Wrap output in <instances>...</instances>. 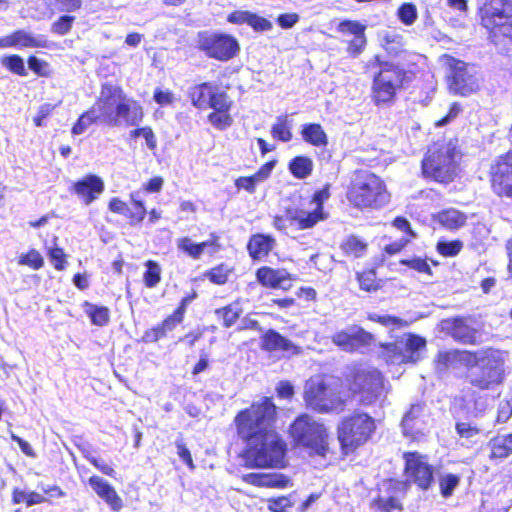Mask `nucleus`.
Segmentation results:
<instances>
[{"label": "nucleus", "instance_id": "1", "mask_svg": "<svg viewBox=\"0 0 512 512\" xmlns=\"http://www.w3.org/2000/svg\"><path fill=\"white\" fill-rule=\"evenodd\" d=\"M277 414L273 397L264 396L234 416L236 436L245 444L242 458L246 467L265 469L284 466L287 445L275 429Z\"/></svg>", "mask_w": 512, "mask_h": 512}, {"label": "nucleus", "instance_id": "2", "mask_svg": "<svg viewBox=\"0 0 512 512\" xmlns=\"http://www.w3.org/2000/svg\"><path fill=\"white\" fill-rule=\"evenodd\" d=\"M144 109L141 104L129 98L122 87L111 83L101 85L100 96L95 103L84 111L71 128L72 135L83 134L86 129L97 123L107 127L137 126L143 121Z\"/></svg>", "mask_w": 512, "mask_h": 512}, {"label": "nucleus", "instance_id": "3", "mask_svg": "<svg viewBox=\"0 0 512 512\" xmlns=\"http://www.w3.org/2000/svg\"><path fill=\"white\" fill-rule=\"evenodd\" d=\"M453 363H458L467 370L479 368L478 373L469 378V384L479 391L493 389L504 382L505 361L502 352L497 348L444 350L435 356V364L441 370L448 369Z\"/></svg>", "mask_w": 512, "mask_h": 512}, {"label": "nucleus", "instance_id": "4", "mask_svg": "<svg viewBox=\"0 0 512 512\" xmlns=\"http://www.w3.org/2000/svg\"><path fill=\"white\" fill-rule=\"evenodd\" d=\"M365 71H372L370 98L376 107H388L396 102L398 95L415 79V72L409 67L385 60L375 54L365 64Z\"/></svg>", "mask_w": 512, "mask_h": 512}, {"label": "nucleus", "instance_id": "5", "mask_svg": "<svg viewBox=\"0 0 512 512\" xmlns=\"http://www.w3.org/2000/svg\"><path fill=\"white\" fill-rule=\"evenodd\" d=\"M344 198L353 210L376 211L390 203L391 193L379 175L366 169H355L344 186Z\"/></svg>", "mask_w": 512, "mask_h": 512}, {"label": "nucleus", "instance_id": "6", "mask_svg": "<svg viewBox=\"0 0 512 512\" xmlns=\"http://www.w3.org/2000/svg\"><path fill=\"white\" fill-rule=\"evenodd\" d=\"M187 97L199 111L210 109L208 122L217 130L224 131L233 124L231 109L233 101L225 90L211 81L196 83L189 87Z\"/></svg>", "mask_w": 512, "mask_h": 512}, {"label": "nucleus", "instance_id": "7", "mask_svg": "<svg viewBox=\"0 0 512 512\" xmlns=\"http://www.w3.org/2000/svg\"><path fill=\"white\" fill-rule=\"evenodd\" d=\"M385 377L375 368L362 363H354L346 368L342 377V386L349 400H355L360 406L375 404L383 394Z\"/></svg>", "mask_w": 512, "mask_h": 512}, {"label": "nucleus", "instance_id": "8", "mask_svg": "<svg viewBox=\"0 0 512 512\" xmlns=\"http://www.w3.org/2000/svg\"><path fill=\"white\" fill-rule=\"evenodd\" d=\"M458 150L451 143L434 142L421 160V174L427 181L450 184L457 176Z\"/></svg>", "mask_w": 512, "mask_h": 512}, {"label": "nucleus", "instance_id": "9", "mask_svg": "<svg viewBox=\"0 0 512 512\" xmlns=\"http://www.w3.org/2000/svg\"><path fill=\"white\" fill-rule=\"evenodd\" d=\"M376 429L375 418L367 412L355 410L342 417L336 428L342 455L353 454L367 444L373 438Z\"/></svg>", "mask_w": 512, "mask_h": 512}, {"label": "nucleus", "instance_id": "10", "mask_svg": "<svg viewBox=\"0 0 512 512\" xmlns=\"http://www.w3.org/2000/svg\"><path fill=\"white\" fill-rule=\"evenodd\" d=\"M481 25L488 30L489 39L497 53L512 54V3L504 1L501 8L484 4L480 9Z\"/></svg>", "mask_w": 512, "mask_h": 512}, {"label": "nucleus", "instance_id": "11", "mask_svg": "<svg viewBox=\"0 0 512 512\" xmlns=\"http://www.w3.org/2000/svg\"><path fill=\"white\" fill-rule=\"evenodd\" d=\"M332 184L325 183L322 187L300 203L296 208H286V219L297 230H309L327 221L330 217L325 203L331 198Z\"/></svg>", "mask_w": 512, "mask_h": 512}, {"label": "nucleus", "instance_id": "12", "mask_svg": "<svg viewBox=\"0 0 512 512\" xmlns=\"http://www.w3.org/2000/svg\"><path fill=\"white\" fill-rule=\"evenodd\" d=\"M402 459L404 461L403 475L405 479L403 481L387 479L389 491L402 490L405 493L411 485L422 491L429 490L435 482V467L430 463L428 455L419 451H406L403 452Z\"/></svg>", "mask_w": 512, "mask_h": 512}, {"label": "nucleus", "instance_id": "13", "mask_svg": "<svg viewBox=\"0 0 512 512\" xmlns=\"http://www.w3.org/2000/svg\"><path fill=\"white\" fill-rule=\"evenodd\" d=\"M293 445L308 450L310 455L325 457L329 450L328 432L324 424L302 413L289 426Z\"/></svg>", "mask_w": 512, "mask_h": 512}, {"label": "nucleus", "instance_id": "14", "mask_svg": "<svg viewBox=\"0 0 512 512\" xmlns=\"http://www.w3.org/2000/svg\"><path fill=\"white\" fill-rule=\"evenodd\" d=\"M303 400L307 408L321 414L330 413L338 407L343 409L345 402L332 398V388L326 374H315L309 377L304 385Z\"/></svg>", "mask_w": 512, "mask_h": 512}, {"label": "nucleus", "instance_id": "15", "mask_svg": "<svg viewBox=\"0 0 512 512\" xmlns=\"http://www.w3.org/2000/svg\"><path fill=\"white\" fill-rule=\"evenodd\" d=\"M197 48L208 58L219 62H228L240 53L241 47L238 39L224 32L198 33Z\"/></svg>", "mask_w": 512, "mask_h": 512}, {"label": "nucleus", "instance_id": "16", "mask_svg": "<svg viewBox=\"0 0 512 512\" xmlns=\"http://www.w3.org/2000/svg\"><path fill=\"white\" fill-rule=\"evenodd\" d=\"M443 330L456 343L477 346L482 343L483 323L472 316H454L442 321Z\"/></svg>", "mask_w": 512, "mask_h": 512}, {"label": "nucleus", "instance_id": "17", "mask_svg": "<svg viewBox=\"0 0 512 512\" xmlns=\"http://www.w3.org/2000/svg\"><path fill=\"white\" fill-rule=\"evenodd\" d=\"M198 297L195 289L185 294L173 312L167 315L160 323L144 331L141 340L144 343H155L165 338L167 334L180 325L187 312L188 306Z\"/></svg>", "mask_w": 512, "mask_h": 512}, {"label": "nucleus", "instance_id": "18", "mask_svg": "<svg viewBox=\"0 0 512 512\" xmlns=\"http://www.w3.org/2000/svg\"><path fill=\"white\" fill-rule=\"evenodd\" d=\"M488 177L495 195L512 199V149L494 159L489 167Z\"/></svg>", "mask_w": 512, "mask_h": 512}, {"label": "nucleus", "instance_id": "19", "mask_svg": "<svg viewBox=\"0 0 512 512\" xmlns=\"http://www.w3.org/2000/svg\"><path fill=\"white\" fill-rule=\"evenodd\" d=\"M366 25L351 19L340 21L335 30L341 44L345 46L347 55L351 58L359 57L367 47Z\"/></svg>", "mask_w": 512, "mask_h": 512}, {"label": "nucleus", "instance_id": "20", "mask_svg": "<svg viewBox=\"0 0 512 512\" xmlns=\"http://www.w3.org/2000/svg\"><path fill=\"white\" fill-rule=\"evenodd\" d=\"M450 73L447 76V86L454 95L467 97L479 89L478 79L468 70V64L462 60L449 57Z\"/></svg>", "mask_w": 512, "mask_h": 512}, {"label": "nucleus", "instance_id": "21", "mask_svg": "<svg viewBox=\"0 0 512 512\" xmlns=\"http://www.w3.org/2000/svg\"><path fill=\"white\" fill-rule=\"evenodd\" d=\"M331 342L344 352L355 353L371 346L374 336L363 327L354 324L336 331L331 336Z\"/></svg>", "mask_w": 512, "mask_h": 512}, {"label": "nucleus", "instance_id": "22", "mask_svg": "<svg viewBox=\"0 0 512 512\" xmlns=\"http://www.w3.org/2000/svg\"><path fill=\"white\" fill-rule=\"evenodd\" d=\"M177 249L192 260H199L205 251L210 256L222 250L221 237L218 233L212 232L207 240L193 242L190 237H180L176 241Z\"/></svg>", "mask_w": 512, "mask_h": 512}, {"label": "nucleus", "instance_id": "23", "mask_svg": "<svg viewBox=\"0 0 512 512\" xmlns=\"http://www.w3.org/2000/svg\"><path fill=\"white\" fill-rule=\"evenodd\" d=\"M177 249L192 260H199L205 251L210 256L222 250L221 237L218 233L212 232L207 240L193 242L190 237H180L176 241Z\"/></svg>", "mask_w": 512, "mask_h": 512}, {"label": "nucleus", "instance_id": "24", "mask_svg": "<svg viewBox=\"0 0 512 512\" xmlns=\"http://www.w3.org/2000/svg\"><path fill=\"white\" fill-rule=\"evenodd\" d=\"M134 196V193L130 194L129 203L118 197H113L108 202L109 210L123 216L127 223L133 227L140 225L147 215L144 202L136 199Z\"/></svg>", "mask_w": 512, "mask_h": 512}, {"label": "nucleus", "instance_id": "25", "mask_svg": "<svg viewBox=\"0 0 512 512\" xmlns=\"http://www.w3.org/2000/svg\"><path fill=\"white\" fill-rule=\"evenodd\" d=\"M256 282L265 289L289 290L291 282L295 280V276L288 272L285 268H273L268 265H262L255 270Z\"/></svg>", "mask_w": 512, "mask_h": 512}, {"label": "nucleus", "instance_id": "26", "mask_svg": "<svg viewBox=\"0 0 512 512\" xmlns=\"http://www.w3.org/2000/svg\"><path fill=\"white\" fill-rule=\"evenodd\" d=\"M424 406V403H414L410 405L401 420L402 434L404 437L408 438L410 442H419L425 436V433L421 429V424H424Z\"/></svg>", "mask_w": 512, "mask_h": 512}, {"label": "nucleus", "instance_id": "27", "mask_svg": "<svg viewBox=\"0 0 512 512\" xmlns=\"http://www.w3.org/2000/svg\"><path fill=\"white\" fill-rule=\"evenodd\" d=\"M105 184L101 177L87 174L75 181L71 191L85 204L90 205L104 192Z\"/></svg>", "mask_w": 512, "mask_h": 512}, {"label": "nucleus", "instance_id": "28", "mask_svg": "<svg viewBox=\"0 0 512 512\" xmlns=\"http://www.w3.org/2000/svg\"><path fill=\"white\" fill-rule=\"evenodd\" d=\"M276 238L271 234L255 233L247 241L246 250L253 262L263 261L276 247Z\"/></svg>", "mask_w": 512, "mask_h": 512}, {"label": "nucleus", "instance_id": "29", "mask_svg": "<svg viewBox=\"0 0 512 512\" xmlns=\"http://www.w3.org/2000/svg\"><path fill=\"white\" fill-rule=\"evenodd\" d=\"M391 225L398 231L403 232L404 235L399 240L384 246V253L390 256L400 253L418 236L417 232L412 228L411 223L404 216H396L392 220Z\"/></svg>", "mask_w": 512, "mask_h": 512}, {"label": "nucleus", "instance_id": "30", "mask_svg": "<svg viewBox=\"0 0 512 512\" xmlns=\"http://www.w3.org/2000/svg\"><path fill=\"white\" fill-rule=\"evenodd\" d=\"M260 347L269 353L281 351L297 355L301 352L299 346L274 329H268L262 334Z\"/></svg>", "mask_w": 512, "mask_h": 512}, {"label": "nucleus", "instance_id": "31", "mask_svg": "<svg viewBox=\"0 0 512 512\" xmlns=\"http://www.w3.org/2000/svg\"><path fill=\"white\" fill-rule=\"evenodd\" d=\"M242 481L259 488L284 489L291 485L290 479L282 473L252 472L242 475Z\"/></svg>", "mask_w": 512, "mask_h": 512}, {"label": "nucleus", "instance_id": "32", "mask_svg": "<svg viewBox=\"0 0 512 512\" xmlns=\"http://www.w3.org/2000/svg\"><path fill=\"white\" fill-rule=\"evenodd\" d=\"M88 483L96 495L101 498L113 511H120L123 508V500L115 488L100 476L93 475Z\"/></svg>", "mask_w": 512, "mask_h": 512}, {"label": "nucleus", "instance_id": "33", "mask_svg": "<svg viewBox=\"0 0 512 512\" xmlns=\"http://www.w3.org/2000/svg\"><path fill=\"white\" fill-rule=\"evenodd\" d=\"M488 458L492 462H501L512 455V433L497 434L487 443Z\"/></svg>", "mask_w": 512, "mask_h": 512}, {"label": "nucleus", "instance_id": "34", "mask_svg": "<svg viewBox=\"0 0 512 512\" xmlns=\"http://www.w3.org/2000/svg\"><path fill=\"white\" fill-rule=\"evenodd\" d=\"M368 242L355 234L345 237L339 245L342 254L349 258H362L368 252Z\"/></svg>", "mask_w": 512, "mask_h": 512}, {"label": "nucleus", "instance_id": "35", "mask_svg": "<svg viewBox=\"0 0 512 512\" xmlns=\"http://www.w3.org/2000/svg\"><path fill=\"white\" fill-rule=\"evenodd\" d=\"M468 220L467 215L456 209L447 208L438 212L436 221L447 230H458L463 227Z\"/></svg>", "mask_w": 512, "mask_h": 512}, {"label": "nucleus", "instance_id": "36", "mask_svg": "<svg viewBox=\"0 0 512 512\" xmlns=\"http://www.w3.org/2000/svg\"><path fill=\"white\" fill-rule=\"evenodd\" d=\"M302 139L315 147H325L328 144V137L319 123H306L301 127Z\"/></svg>", "mask_w": 512, "mask_h": 512}, {"label": "nucleus", "instance_id": "37", "mask_svg": "<svg viewBox=\"0 0 512 512\" xmlns=\"http://www.w3.org/2000/svg\"><path fill=\"white\" fill-rule=\"evenodd\" d=\"M243 309L240 307V300L226 304L215 310L216 317L221 321L223 328H231L240 319Z\"/></svg>", "mask_w": 512, "mask_h": 512}, {"label": "nucleus", "instance_id": "38", "mask_svg": "<svg viewBox=\"0 0 512 512\" xmlns=\"http://www.w3.org/2000/svg\"><path fill=\"white\" fill-rule=\"evenodd\" d=\"M356 280L360 290L367 293L377 292L383 286V281L377 277V273L374 268H368L357 272Z\"/></svg>", "mask_w": 512, "mask_h": 512}, {"label": "nucleus", "instance_id": "39", "mask_svg": "<svg viewBox=\"0 0 512 512\" xmlns=\"http://www.w3.org/2000/svg\"><path fill=\"white\" fill-rule=\"evenodd\" d=\"M426 346V340L416 334L408 333L406 335L405 342V353L406 358L402 359V362H409V364H415L420 360L419 351L424 349Z\"/></svg>", "mask_w": 512, "mask_h": 512}, {"label": "nucleus", "instance_id": "40", "mask_svg": "<svg viewBox=\"0 0 512 512\" xmlns=\"http://www.w3.org/2000/svg\"><path fill=\"white\" fill-rule=\"evenodd\" d=\"M82 306L93 325L104 327L110 322V310L108 307L95 305L88 301H85Z\"/></svg>", "mask_w": 512, "mask_h": 512}, {"label": "nucleus", "instance_id": "41", "mask_svg": "<svg viewBox=\"0 0 512 512\" xmlns=\"http://www.w3.org/2000/svg\"><path fill=\"white\" fill-rule=\"evenodd\" d=\"M234 268L224 262H221L204 272V277L212 284L223 286L228 283Z\"/></svg>", "mask_w": 512, "mask_h": 512}, {"label": "nucleus", "instance_id": "42", "mask_svg": "<svg viewBox=\"0 0 512 512\" xmlns=\"http://www.w3.org/2000/svg\"><path fill=\"white\" fill-rule=\"evenodd\" d=\"M145 270L142 275L143 284L148 289L157 287L162 280V269L160 264L152 259L144 262Z\"/></svg>", "mask_w": 512, "mask_h": 512}, {"label": "nucleus", "instance_id": "43", "mask_svg": "<svg viewBox=\"0 0 512 512\" xmlns=\"http://www.w3.org/2000/svg\"><path fill=\"white\" fill-rule=\"evenodd\" d=\"M271 135L273 139L281 142H289L293 138L291 131V120L288 115H279L275 123L271 126Z\"/></svg>", "mask_w": 512, "mask_h": 512}, {"label": "nucleus", "instance_id": "44", "mask_svg": "<svg viewBox=\"0 0 512 512\" xmlns=\"http://www.w3.org/2000/svg\"><path fill=\"white\" fill-rule=\"evenodd\" d=\"M290 173L297 179H305L313 171V162L307 156H296L288 164Z\"/></svg>", "mask_w": 512, "mask_h": 512}, {"label": "nucleus", "instance_id": "45", "mask_svg": "<svg viewBox=\"0 0 512 512\" xmlns=\"http://www.w3.org/2000/svg\"><path fill=\"white\" fill-rule=\"evenodd\" d=\"M37 489L38 491H34V504L51 502L53 499L65 496V492L57 485H44L40 483Z\"/></svg>", "mask_w": 512, "mask_h": 512}, {"label": "nucleus", "instance_id": "46", "mask_svg": "<svg viewBox=\"0 0 512 512\" xmlns=\"http://www.w3.org/2000/svg\"><path fill=\"white\" fill-rule=\"evenodd\" d=\"M461 477L454 473H445L439 476V491L443 498H450L454 490L459 486Z\"/></svg>", "mask_w": 512, "mask_h": 512}, {"label": "nucleus", "instance_id": "47", "mask_svg": "<svg viewBox=\"0 0 512 512\" xmlns=\"http://www.w3.org/2000/svg\"><path fill=\"white\" fill-rule=\"evenodd\" d=\"M381 347L387 363L398 365L409 364V362H402V359L406 358V353L397 342L384 343Z\"/></svg>", "mask_w": 512, "mask_h": 512}, {"label": "nucleus", "instance_id": "48", "mask_svg": "<svg viewBox=\"0 0 512 512\" xmlns=\"http://www.w3.org/2000/svg\"><path fill=\"white\" fill-rule=\"evenodd\" d=\"M367 319L384 327H394L396 329H401L408 326V322L406 320L393 315H378L376 313H368Z\"/></svg>", "mask_w": 512, "mask_h": 512}, {"label": "nucleus", "instance_id": "49", "mask_svg": "<svg viewBox=\"0 0 512 512\" xmlns=\"http://www.w3.org/2000/svg\"><path fill=\"white\" fill-rule=\"evenodd\" d=\"M31 45L32 37L24 31H17L12 35L0 38V47H29Z\"/></svg>", "mask_w": 512, "mask_h": 512}, {"label": "nucleus", "instance_id": "50", "mask_svg": "<svg viewBox=\"0 0 512 512\" xmlns=\"http://www.w3.org/2000/svg\"><path fill=\"white\" fill-rule=\"evenodd\" d=\"M463 248V242L459 239L451 241H439L436 245L437 252L443 257H455Z\"/></svg>", "mask_w": 512, "mask_h": 512}, {"label": "nucleus", "instance_id": "51", "mask_svg": "<svg viewBox=\"0 0 512 512\" xmlns=\"http://www.w3.org/2000/svg\"><path fill=\"white\" fill-rule=\"evenodd\" d=\"M140 136L145 139L146 145L150 150H155L157 148V139L150 126L137 127L129 132L130 139L134 140Z\"/></svg>", "mask_w": 512, "mask_h": 512}, {"label": "nucleus", "instance_id": "52", "mask_svg": "<svg viewBox=\"0 0 512 512\" xmlns=\"http://www.w3.org/2000/svg\"><path fill=\"white\" fill-rule=\"evenodd\" d=\"M373 505L376 509L381 512H392L394 510L402 511L403 504L393 496L388 498H384L382 496H378L373 499Z\"/></svg>", "mask_w": 512, "mask_h": 512}, {"label": "nucleus", "instance_id": "53", "mask_svg": "<svg viewBox=\"0 0 512 512\" xmlns=\"http://www.w3.org/2000/svg\"><path fill=\"white\" fill-rule=\"evenodd\" d=\"M397 16L404 25H412L418 17L417 8L413 3H403L398 8Z\"/></svg>", "mask_w": 512, "mask_h": 512}, {"label": "nucleus", "instance_id": "54", "mask_svg": "<svg viewBox=\"0 0 512 512\" xmlns=\"http://www.w3.org/2000/svg\"><path fill=\"white\" fill-rule=\"evenodd\" d=\"M400 263L418 273L426 274L428 276H432L433 274L426 258L413 257L411 259H403Z\"/></svg>", "mask_w": 512, "mask_h": 512}, {"label": "nucleus", "instance_id": "55", "mask_svg": "<svg viewBox=\"0 0 512 512\" xmlns=\"http://www.w3.org/2000/svg\"><path fill=\"white\" fill-rule=\"evenodd\" d=\"M294 505L289 496L271 497L267 500V508L271 512H287Z\"/></svg>", "mask_w": 512, "mask_h": 512}, {"label": "nucleus", "instance_id": "56", "mask_svg": "<svg viewBox=\"0 0 512 512\" xmlns=\"http://www.w3.org/2000/svg\"><path fill=\"white\" fill-rule=\"evenodd\" d=\"M74 21V16L62 15L52 23L51 31L60 36L66 35L71 31Z\"/></svg>", "mask_w": 512, "mask_h": 512}, {"label": "nucleus", "instance_id": "57", "mask_svg": "<svg viewBox=\"0 0 512 512\" xmlns=\"http://www.w3.org/2000/svg\"><path fill=\"white\" fill-rule=\"evenodd\" d=\"M1 64L15 74L27 75L23 59L17 55H10L1 58Z\"/></svg>", "mask_w": 512, "mask_h": 512}, {"label": "nucleus", "instance_id": "58", "mask_svg": "<svg viewBox=\"0 0 512 512\" xmlns=\"http://www.w3.org/2000/svg\"><path fill=\"white\" fill-rule=\"evenodd\" d=\"M455 431L460 438L470 439L479 435L481 429L470 422L458 421L455 424Z\"/></svg>", "mask_w": 512, "mask_h": 512}, {"label": "nucleus", "instance_id": "59", "mask_svg": "<svg viewBox=\"0 0 512 512\" xmlns=\"http://www.w3.org/2000/svg\"><path fill=\"white\" fill-rule=\"evenodd\" d=\"M259 183L260 182L254 176V174L250 176H240L234 181V185L237 191L245 190L249 194H254L256 192V188Z\"/></svg>", "mask_w": 512, "mask_h": 512}, {"label": "nucleus", "instance_id": "60", "mask_svg": "<svg viewBox=\"0 0 512 512\" xmlns=\"http://www.w3.org/2000/svg\"><path fill=\"white\" fill-rule=\"evenodd\" d=\"M256 32H264L272 29V23L265 17L251 12L248 24Z\"/></svg>", "mask_w": 512, "mask_h": 512}, {"label": "nucleus", "instance_id": "61", "mask_svg": "<svg viewBox=\"0 0 512 512\" xmlns=\"http://www.w3.org/2000/svg\"><path fill=\"white\" fill-rule=\"evenodd\" d=\"M49 259L53 265V267L58 270H64L67 264L66 255L62 248L54 247L49 250L48 253Z\"/></svg>", "mask_w": 512, "mask_h": 512}, {"label": "nucleus", "instance_id": "62", "mask_svg": "<svg viewBox=\"0 0 512 512\" xmlns=\"http://www.w3.org/2000/svg\"><path fill=\"white\" fill-rule=\"evenodd\" d=\"M84 457L87 459V461L91 465H93L102 474L109 476V477H115L116 472L112 466L100 461L98 458L91 455L90 453L84 454Z\"/></svg>", "mask_w": 512, "mask_h": 512}, {"label": "nucleus", "instance_id": "63", "mask_svg": "<svg viewBox=\"0 0 512 512\" xmlns=\"http://www.w3.org/2000/svg\"><path fill=\"white\" fill-rule=\"evenodd\" d=\"M251 313L246 314L242 319L240 324L237 326L236 331H254V332H262V327L258 320L251 317Z\"/></svg>", "mask_w": 512, "mask_h": 512}, {"label": "nucleus", "instance_id": "64", "mask_svg": "<svg viewBox=\"0 0 512 512\" xmlns=\"http://www.w3.org/2000/svg\"><path fill=\"white\" fill-rule=\"evenodd\" d=\"M512 417V401L504 400L497 409L496 422L506 423Z\"/></svg>", "mask_w": 512, "mask_h": 512}]
</instances>
